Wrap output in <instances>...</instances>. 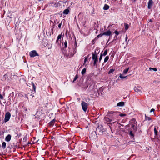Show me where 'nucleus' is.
Returning <instances> with one entry per match:
<instances>
[{"label":"nucleus","instance_id":"nucleus-1","mask_svg":"<svg viewBox=\"0 0 160 160\" xmlns=\"http://www.w3.org/2000/svg\"><path fill=\"white\" fill-rule=\"evenodd\" d=\"M119 112L118 111H111L109 112L107 115V116L114 121L115 119L119 116Z\"/></svg>","mask_w":160,"mask_h":160},{"label":"nucleus","instance_id":"nucleus-2","mask_svg":"<svg viewBox=\"0 0 160 160\" xmlns=\"http://www.w3.org/2000/svg\"><path fill=\"white\" fill-rule=\"evenodd\" d=\"M77 42L76 40L75 39V42L74 44V47L73 48V52H70L69 53H65V55L68 58H70L72 57L73 56L74 54H75L77 52Z\"/></svg>","mask_w":160,"mask_h":160},{"label":"nucleus","instance_id":"nucleus-3","mask_svg":"<svg viewBox=\"0 0 160 160\" xmlns=\"http://www.w3.org/2000/svg\"><path fill=\"white\" fill-rule=\"evenodd\" d=\"M92 59L94 61L93 65L94 66H96L97 62L98 55L95 51L94 52L92 53Z\"/></svg>","mask_w":160,"mask_h":160},{"label":"nucleus","instance_id":"nucleus-4","mask_svg":"<svg viewBox=\"0 0 160 160\" xmlns=\"http://www.w3.org/2000/svg\"><path fill=\"white\" fill-rule=\"evenodd\" d=\"M81 105L82 110L85 112H86L88 107V104L85 102L82 101L81 103Z\"/></svg>","mask_w":160,"mask_h":160},{"label":"nucleus","instance_id":"nucleus-5","mask_svg":"<svg viewBox=\"0 0 160 160\" xmlns=\"http://www.w3.org/2000/svg\"><path fill=\"white\" fill-rule=\"evenodd\" d=\"M29 55L31 57H34L38 56L39 55L35 50H33L29 52Z\"/></svg>","mask_w":160,"mask_h":160},{"label":"nucleus","instance_id":"nucleus-6","mask_svg":"<svg viewBox=\"0 0 160 160\" xmlns=\"http://www.w3.org/2000/svg\"><path fill=\"white\" fill-rule=\"evenodd\" d=\"M11 117V114L9 112H7L5 114V117L4 118V122H7L8 121Z\"/></svg>","mask_w":160,"mask_h":160},{"label":"nucleus","instance_id":"nucleus-7","mask_svg":"<svg viewBox=\"0 0 160 160\" xmlns=\"http://www.w3.org/2000/svg\"><path fill=\"white\" fill-rule=\"evenodd\" d=\"M104 119L106 123H108V124H110V122L112 121L111 118H109L106 117H105L104 118Z\"/></svg>","mask_w":160,"mask_h":160},{"label":"nucleus","instance_id":"nucleus-8","mask_svg":"<svg viewBox=\"0 0 160 160\" xmlns=\"http://www.w3.org/2000/svg\"><path fill=\"white\" fill-rule=\"evenodd\" d=\"M153 5V2L152 0H149L148 2V9H150Z\"/></svg>","mask_w":160,"mask_h":160},{"label":"nucleus","instance_id":"nucleus-9","mask_svg":"<svg viewBox=\"0 0 160 160\" xmlns=\"http://www.w3.org/2000/svg\"><path fill=\"white\" fill-rule=\"evenodd\" d=\"M141 88H140V87H135L134 88V90L135 92L141 93L142 92Z\"/></svg>","mask_w":160,"mask_h":160},{"label":"nucleus","instance_id":"nucleus-10","mask_svg":"<svg viewBox=\"0 0 160 160\" xmlns=\"http://www.w3.org/2000/svg\"><path fill=\"white\" fill-rule=\"evenodd\" d=\"M96 131H98L100 132H102L105 131V129L103 128L101 126L100 127H98L97 128H96Z\"/></svg>","mask_w":160,"mask_h":160},{"label":"nucleus","instance_id":"nucleus-11","mask_svg":"<svg viewBox=\"0 0 160 160\" xmlns=\"http://www.w3.org/2000/svg\"><path fill=\"white\" fill-rule=\"evenodd\" d=\"M11 138V136L10 134H8L5 138V140L7 142H9Z\"/></svg>","mask_w":160,"mask_h":160},{"label":"nucleus","instance_id":"nucleus-12","mask_svg":"<svg viewBox=\"0 0 160 160\" xmlns=\"http://www.w3.org/2000/svg\"><path fill=\"white\" fill-rule=\"evenodd\" d=\"M111 32L110 30L107 31L103 33V35L110 36L111 35Z\"/></svg>","mask_w":160,"mask_h":160},{"label":"nucleus","instance_id":"nucleus-13","mask_svg":"<svg viewBox=\"0 0 160 160\" xmlns=\"http://www.w3.org/2000/svg\"><path fill=\"white\" fill-rule=\"evenodd\" d=\"M128 134L131 138H133L134 137V134L132 131L131 130L129 131Z\"/></svg>","mask_w":160,"mask_h":160},{"label":"nucleus","instance_id":"nucleus-14","mask_svg":"<svg viewBox=\"0 0 160 160\" xmlns=\"http://www.w3.org/2000/svg\"><path fill=\"white\" fill-rule=\"evenodd\" d=\"M32 92H35L36 87L35 86L34 83L33 82H32Z\"/></svg>","mask_w":160,"mask_h":160},{"label":"nucleus","instance_id":"nucleus-15","mask_svg":"<svg viewBox=\"0 0 160 160\" xmlns=\"http://www.w3.org/2000/svg\"><path fill=\"white\" fill-rule=\"evenodd\" d=\"M124 103L123 102H121L118 103L117 104V106L122 107L124 105Z\"/></svg>","mask_w":160,"mask_h":160},{"label":"nucleus","instance_id":"nucleus-16","mask_svg":"<svg viewBox=\"0 0 160 160\" xmlns=\"http://www.w3.org/2000/svg\"><path fill=\"white\" fill-rule=\"evenodd\" d=\"M55 120L54 119H53L51 121H50L49 123V126H53L55 122Z\"/></svg>","mask_w":160,"mask_h":160},{"label":"nucleus","instance_id":"nucleus-17","mask_svg":"<svg viewBox=\"0 0 160 160\" xmlns=\"http://www.w3.org/2000/svg\"><path fill=\"white\" fill-rule=\"evenodd\" d=\"M131 127L133 128V131L134 132H135L137 130V126L134 124H132L131 126Z\"/></svg>","mask_w":160,"mask_h":160},{"label":"nucleus","instance_id":"nucleus-18","mask_svg":"<svg viewBox=\"0 0 160 160\" xmlns=\"http://www.w3.org/2000/svg\"><path fill=\"white\" fill-rule=\"evenodd\" d=\"M69 12V10L68 9H66L63 11V13L64 14L67 15L68 14Z\"/></svg>","mask_w":160,"mask_h":160},{"label":"nucleus","instance_id":"nucleus-19","mask_svg":"<svg viewBox=\"0 0 160 160\" xmlns=\"http://www.w3.org/2000/svg\"><path fill=\"white\" fill-rule=\"evenodd\" d=\"M109 7L108 5L105 4L103 8V9L104 10H107L109 9Z\"/></svg>","mask_w":160,"mask_h":160},{"label":"nucleus","instance_id":"nucleus-20","mask_svg":"<svg viewBox=\"0 0 160 160\" xmlns=\"http://www.w3.org/2000/svg\"><path fill=\"white\" fill-rule=\"evenodd\" d=\"M113 124H116V125L118 126V128H120V126L121 125V124L120 123H119L118 122H116V121L113 122Z\"/></svg>","mask_w":160,"mask_h":160},{"label":"nucleus","instance_id":"nucleus-21","mask_svg":"<svg viewBox=\"0 0 160 160\" xmlns=\"http://www.w3.org/2000/svg\"><path fill=\"white\" fill-rule=\"evenodd\" d=\"M2 146L3 149H5L6 147V143L5 142H2Z\"/></svg>","mask_w":160,"mask_h":160},{"label":"nucleus","instance_id":"nucleus-22","mask_svg":"<svg viewBox=\"0 0 160 160\" xmlns=\"http://www.w3.org/2000/svg\"><path fill=\"white\" fill-rule=\"evenodd\" d=\"M129 69V68H127L126 69H125L123 71V73L124 74H126L127 73Z\"/></svg>","mask_w":160,"mask_h":160},{"label":"nucleus","instance_id":"nucleus-23","mask_svg":"<svg viewBox=\"0 0 160 160\" xmlns=\"http://www.w3.org/2000/svg\"><path fill=\"white\" fill-rule=\"evenodd\" d=\"M109 58V56H107L104 58V62H106L108 60Z\"/></svg>","mask_w":160,"mask_h":160},{"label":"nucleus","instance_id":"nucleus-24","mask_svg":"<svg viewBox=\"0 0 160 160\" xmlns=\"http://www.w3.org/2000/svg\"><path fill=\"white\" fill-rule=\"evenodd\" d=\"M154 132L155 135H157L158 134V131L157 130L156 126L154 127Z\"/></svg>","mask_w":160,"mask_h":160},{"label":"nucleus","instance_id":"nucleus-25","mask_svg":"<svg viewBox=\"0 0 160 160\" xmlns=\"http://www.w3.org/2000/svg\"><path fill=\"white\" fill-rule=\"evenodd\" d=\"M103 56V54L102 52L101 53L100 55L99 58V63L102 60Z\"/></svg>","mask_w":160,"mask_h":160},{"label":"nucleus","instance_id":"nucleus-26","mask_svg":"<svg viewBox=\"0 0 160 160\" xmlns=\"http://www.w3.org/2000/svg\"><path fill=\"white\" fill-rule=\"evenodd\" d=\"M86 72V69L85 68H83L82 72H81V74L82 75H84Z\"/></svg>","mask_w":160,"mask_h":160},{"label":"nucleus","instance_id":"nucleus-27","mask_svg":"<svg viewBox=\"0 0 160 160\" xmlns=\"http://www.w3.org/2000/svg\"><path fill=\"white\" fill-rule=\"evenodd\" d=\"M125 30H127L129 28V25L127 23H125Z\"/></svg>","mask_w":160,"mask_h":160},{"label":"nucleus","instance_id":"nucleus-28","mask_svg":"<svg viewBox=\"0 0 160 160\" xmlns=\"http://www.w3.org/2000/svg\"><path fill=\"white\" fill-rule=\"evenodd\" d=\"M59 3L58 2H57L55 3V4H54L53 5V6L55 7H58L59 6Z\"/></svg>","mask_w":160,"mask_h":160},{"label":"nucleus","instance_id":"nucleus-29","mask_svg":"<svg viewBox=\"0 0 160 160\" xmlns=\"http://www.w3.org/2000/svg\"><path fill=\"white\" fill-rule=\"evenodd\" d=\"M145 118L146 120H148V121H150L151 119L150 117L146 116V115H145Z\"/></svg>","mask_w":160,"mask_h":160},{"label":"nucleus","instance_id":"nucleus-30","mask_svg":"<svg viewBox=\"0 0 160 160\" xmlns=\"http://www.w3.org/2000/svg\"><path fill=\"white\" fill-rule=\"evenodd\" d=\"M69 48V51H68V52H64V54L65 55V53H70V52H73V48H72V49H70V48Z\"/></svg>","mask_w":160,"mask_h":160},{"label":"nucleus","instance_id":"nucleus-31","mask_svg":"<svg viewBox=\"0 0 160 160\" xmlns=\"http://www.w3.org/2000/svg\"><path fill=\"white\" fill-rule=\"evenodd\" d=\"M78 75H76L74 78V79L73 80V82H74L78 78Z\"/></svg>","mask_w":160,"mask_h":160},{"label":"nucleus","instance_id":"nucleus-32","mask_svg":"<svg viewBox=\"0 0 160 160\" xmlns=\"http://www.w3.org/2000/svg\"><path fill=\"white\" fill-rule=\"evenodd\" d=\"M149 69L150 70H152L154 71H156L157 70V69L156 68H150Z\"/></svg>","mask_w":160,"mask_h":160},{"label":"nucleus","instance_id":"nucleus-33","mask_svg":"<svg viewBox=\"0 0 160 160\" xmlns=\"http://www.w3.org/2000/svg\"><path fill=\"white\" fill-rule=\"evenodd\" d=\"M64 48H66L68 47V44L66 41H65L64 43Z\"/></svg>","mask_w":160,"mask_h":160},{"label":"nucleus","instance_id":"nucleus-34","mask_svg":"<svg viewBox=\"0 0 160 160\" xmlns=\"http://www.w3.org/2000/svg\"><path fill=\"white\" fill-rule=\"evenodd\" d=\"M88 60V57L87 56V57H85V59H84V63H83V65L85 64V63H86V62Z\"/></svg>","mask_w":160,"mask_h":160},{"label":"nucleus","instance_id":"nucleus-35","mask_svg":"<svg viewBox=\"0 0 160 160\" xmlns=\"http://www.w3.org/2000/svg\"><path fill=\"white\" fill-rule=\"evenodd\" d=\"M114 69H111L108 72V74H110L112 72H113L114 71Z\"/></svg>","mask_w":160,"mask_h":160},{"label":"nucleus","instance_id":"nucleus-36","mask_svg":"<svg viewBox=\"0 0 160 160\" xmlns=\"http://www.w3.org/2000/svg\"><path fill=\"white\" fill-rule=\"evenodd\" d=\"M34 97V95L32 94H31L29 95V98L31 99H32Z\"/></svg>","mask_w":160,"mask_h":160},{"label":"nucleus","instance_id":"nucleus-37","mask_svg":"<svg viewBox=\"0 0 160 160\" xmlns=\"http://www.w3.org/2000/svg\"><path fill=\"white\" fill-rule=\"evenodd\" d=\"M119 77L121 78L124 79L126 77H127V76H123L122 74H120Z\"/></svg>","mask_w":160,"mask_h":160},{"label":"nucleus","instance_id":"nucleus-38","mask_svg":"<svg viewBox=\"0 0 160 160\" xmlns=\"http://www.w3.org/2000/svg\"><path fill=\"white\" fill-rule=\"evenodd\" d=\"M114 33L117 36H118L119 34V32H118L117 30H115V31L114 32Z\"/></svg>","mask_w":160,"mask_h":160},{"label":"nucleus","instance_id":"nucleus-39","mask_svg":"<svg viewBox=\"0 0 160 160\" xmlns=\"http://www.w3.org/2000/svg\"><path fill=\"white\" fill-rule=\"evenodd\" d=\"M107 54V50H105L104 51V53L103 54V55L104 56H106Z\"/></svg>","mask_w":160,"mask_h":160},{"label":"nucleus","instance_id":"nucleus-40","mask_svg":"<svg viewBox=\"0 0 160 160\" xmlns=\"http://www.w3.org/2000/svg\"><path fill=\"white\" fill-rule=\"evenodd\" d=\"M62 38V35L61 34L59 35L57 38L58 40H59V39H61Z\"/></svg>","mask_w":160,"mask_h":160},{"label":"nucleus","instance_id":"nucleus-41","mask_svg":"<svg viewBox=\"0 0 160 160\" xmlns=\"http://www.w3.org/2000/svg\"><path fill=\"white\" fill-rule=\"evenodd\" d=\"M103 35V33H102V34L101 33L97 36V38L98 37V38H99L100 37H101Z\"/></svg>","mask_w":160,"mask_h":160},{"label":"nucleus","instance_id":"nucleus-42","mask_svg":"<svg viewBox=\"0 0 160 160\" xmlns=\"http://www.w3.org/2000/svg\"><path fill=\"white\" fill-rule=\"evenodd\" d=\"M119 116H124L126 115L125 114H123V113H120L119 112Z\"/></svg>","mask_w":160,"mask_h":160},{"label":"nucleus","instance_id":"nucleus-43","mask_svg":"<svg viewBox=\"0 0 160 160\" xmlns=\"http://www.w3.org/2000/svg\"><path fill=\"white\" fill-rule=\"evenodd\" d=\"M62 22H61V23H59V25H58V27L59 28H61V25H62Z\"/></svg>","mask_w":160,"mask_h":160},{"label":"nucleus","instance_id":"nucleus-44","mask_svg":"<svg viewBox=\"0 0 160 160\" xmlns=\"http://www.w3.org/2000/svg\"><path fill=\"white\" fill-rule=\"evenodd\" d=\"M92 134H94L95 135V134H96V135H97V133L95 131H93L92 132Z\"/></svg>","mask_w":160,"mask_h":160},{"label":"nucleus","instance_id":"nucleus-45","mask_svg":"<svg viewBox=\"0 0 160 160\" xmlns=\"http://www.w3.org/2000/svg\"><path fill=\"white\" fill-rule=\"evenodd\" d=\"M3 97L2 95V94L1 93H0V99H3Z\"/></svg>","mask_w":160,"mask_h":160},{"label":"nucleus","instance_id":"nucleus-46","mask_svg":"<svg viewBox=\"0 0 160 160\" xmlns=\"http://www.w3.org/2000/svg\"><path fill=\"white\" fill-rule=\"evenodd\" d=\"M154 111H155V109L153 108H152L150 112H154Z\"/></svg>","mask_w":160,"mask_h":160},{"label":"nucleus","instance_id":"nucleus-47","mask_svg":"<svg viewBox=\"0 0 160 160\" xmlns=\"http://www.w3.org/2000/svg\"><path fill=\"white\" fill-rule=\"evenodd\" d=\"M99 38L98 37L97 38V36L94 39V40H97L98 38Z\"/></svg>","mask_w":160,"mask_h":160},{"label":"nucleus","instance_id":"nucleus-48","mask_svg":"<svg viewBox=\"0 0 160 160\" xmlns=\"http://www.w3.org/2000/svg\"><path fill=\"white\" fill-rule=\"evenodd\" d=\"M99 38L98 37L97 38V36L94 39V40H97L98 38Z\"/></svg>","mask_w":160,"mask_h":160},{"label":"nucleus","instance_id":"nucleus-49","mask_svg":"<svg viewBox=\"0 0 160 160\" xmlns=\"http://www.w3.org/2000/svg\"><path fill=\"white\" fill-rule=\"evenodd\" d=\"M149 21L150 22H152L153 21L152 20V19H150L149 20Z\"/></svg>","mask_w":160,"mask_h":160},{"label":"nucleus","instance_id":"nucleus-50","mask_svg":"<svg viewBox=\"0 0 160 160\" xmlns=\"http://www.w3.org/2000/svg\"><path fill=\"white\" fill-rule=\"evenodd\" d=\"M127 39H128V37H127V35L126 36V37L125 38V41H126L127 40Z\"/></svg>","mask_w":160,"mask_h":160},{"label":"nucleus","instance_id":"nucleus-51","mask_svg":"<svg viewBox=\"0 0 160 160\" xmlns=\"http://www.w3.org/2000/svg\"><path fill=\"white\" fill-rule=\"evenodd\" d=\"M25 97L26 98L28 99V95H25Z\"/></svg>","mask_w":160,"mask_h":160},{"label":"nucleus","instance_id":"nucleus-52","mask_svg":"<svg viewBox=\"0 0 160 160\" xmlns=\"http://www.w3.org/2000/svg\"><path fill=\"white\" fill-rule=\"evenodd\" d=\"M25 111L26 112V111H28V109L27 108H25Z\"/></svg>","mask_w":160,"mask_h":160},{"label":"nucleus","instance_id":"nucleus-53","mask_svg":"<svg viewBox=\"0 0 160 160\" xmlns=\"http://www.w3.org/2000/svg\"><path fill=\"white\" fill-rule=\"evenodd\" d=\"M58 39H57V40H56V43H58Z\"/></svg>","mask_w":160,"mask_h":160},{"label":"nucleus","instance_id":"nucleus-54","mask_svg":"<svg viewBox=\"0 0 160 160\" xmlns=\"http://www.w3.org/2000/svg\"><path fill=\"white\" fill-rule=\"evenodd\" d=\"M117 36L116 35H115V37H114V38H117Z\"/></svg>","mask_w":160,"mask_h":160},{"label":"nucleus","instance_id":"nucleus-55","mask_svg":"<svg viewBox=\"0 0 160 160\" xmlns=\"http://www.w3.org/2000/svg\"><path fill=\"white\" fill-rule=\"evenodd\" d=\"M98 33V31H97L96 32V34H97Z\"/></svg>","mask_w":160,"mask_h":160}]
</instances>
